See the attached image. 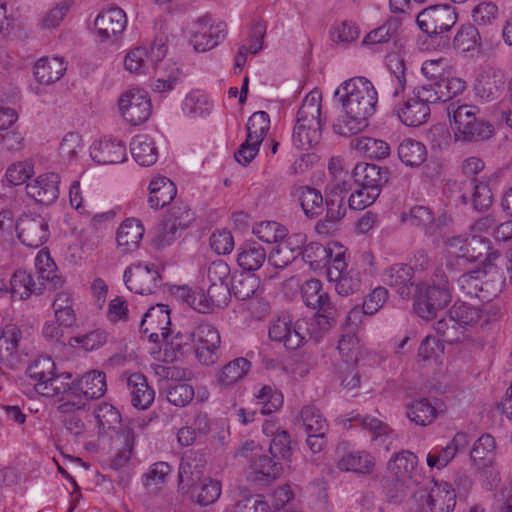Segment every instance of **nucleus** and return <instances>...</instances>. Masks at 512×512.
Wrapping results in <instances>:
<instances>
[{"label": "nucleus", "instance_id": "53", "mask_svg": "<svg viewBox=\"0 0 512 512\" xmlns=\"http://www.w3.org/2000/svg\"><path fill=\"white\" fill-rule=\"evenodd\" d=\"M449 312L459 324H463L464 331L466 326L477 323L482 315V311L478 306L466 301H456L449 309Z\"/></svg>", "mask_w": 512, "mask_h": 512}, {"label": "nucleus", "instance_id": "48", "mask_svg": "<svg viewBox=\"0 0 512 512\" xmlns=\"http://www.w3.org/2000/svg\"><path fill=\"white\" fill-rule=\"evenodd\" d=\"M435 332L448 343L459 342L464 335V326L459 324L450 314L449 310L444 316L433 324Z\"/></svg>", "mask_w": 512, "mask_h": 512}, {"label": "nucleus", "instance_id": "9", "mask_svg": "<svg viewBox=\"0 0 512 512\" xmlns=\"http://www.w3.org/2000/svg\"><path fill=\"white\" fill-rule=\"evenodd\" d=\"M416 21L424 33L437 36L455 25L457 14L449 5H433L419 12Z\"/></svg>", "mask_w": 512, "mask_h": 512}, {"label": "nucleus", "instance_id": "60", "mask_svg": "<svg viewBox=\"0 0 512 512\" xmlns=\"http://www.w3.org/2000/svg\"><path fill=\"white\" fill-rule=\"evenodd\" d=\"M172 220L173 218H164L159 223L154 238V244L158 248H163L172 244L175 239L180 236V232L184 230L180 225H178V223L173 222Z\"/></svg>", "mask_w": 512, "mask_h": 512}, {"label": "nucleus", "instance_id": "20", "mask_svg": "<svg viewBox=\"0 0 512 512\" xmlns=\"http://www.w3.org/2000/svg\"><path fill=\"white\" fill-rule=\"evenodd\" d=\"M126 385L133 407L140 410H146L153 404L155 392L148 384L147 378L142 373H133L129 375Z\"/></svg>", "mask_w": 512, "mask_h": 512}, {"label": "nucleus", "instance_id": "7", "mask_svg": "<svg viewBox=\"0 0 512 512\" xmlns=\"http://www.w3.org/2000/svg\"><path fill=\"white\" fill-rule=\"evenodd\" d=\"M196 358L203 365H212L218 360L221 337L218 330L209 323L202 322L191 331Z\"/></svg>", "mask_w": 512, "mask_h": 512}, {"label": "nucleus", "instance_id": "17", "mask_svg": "<svg viewBox=\"0 0 512 512\" xmlns=\"http://www.w3.org/2000/svg\"><path fill=\"white\" fill-rule=\"evenodd\" d=\"M85 402L79 397L77 401L66 400L58 406L60 413V422L64 426L66 432L77 440L86 430L84 418L86 412L84 410Z\"/></svg>", "mask_w": 512, "mask_h": 512}, {"label": "nucleus", "instance_id": "62", "mask_svg": "<svg viewBox=\"0 0 512 512\" xmlns=\"http://www.w3.org/2000/svg\"><path fill=\"white\" fill-rule=\"evenodd\" d=\"M269 452L274 457V459L290 462V457L292 455V447H291V438L286 430H282L281 432L276 433L274 437H272Z\"/></svg>", "mask_w": 512, "mask_h": 512}, {"label": "nucleus", "instance_id": "27", "mask_svg": "<svg viewBox=\"0 0 512 512\" xmlns=\"http://www.w3.org/2000/svg\"><path fill=\"white\" fill-rule=\"evenodd\" d=\"M459 188L461 191L463 190V193L460 195L463 204H467L469 200L468 192L471 195L472 204L476 210L483 211L490 207L492 194L486 183H477V180L472 178L471 180L462 182Z\"/></svg>", "mask_w": 512, "mask_h": 512}, {"label": "nucleus", "instance_id": "59", "mask_svg": "<svg viewBox=\"0 0 512 512\" xmlns=\"http://www.w3.org/2000/svg\"><path fill=\"white\" fill-rule=\"evenodd\" d=\"M259 287L258 279L253 275L240 274L231 284L232 294L241 301L250 299Z\"/></svg>", "mask_w": 512, "mask_h": 512}, {"label": "nucleus", "instance_id": "63", "mask_svg": "<svg viewBox=\"0 0 512 512\" xmlns=\"http://www.w3.org/2000/svg\"><path fill=\"white\" fill-rule=\"evenodd\" d=\"M191 337V332H178L170 341L168 339L164 341L166 343L165 356L170 358L171 361L176 360L179 356H183L192 348L190 345V342H192Z\"/></svg>", "mask_w": 512, "mask_h": 512}, {"label": "nucleus", "instance_id": "21", "mask_svg": "<svg viewBox=\"0 0 512 512\" xmlns=\"http://www.w3.org/2000/svg\"><path fill=\"white\" fill-rule=\"evenodd\" d=\"M412 278L413 269L403 263L394 264L382 273L383 282L388 286L395 287L402 298L411 294Z\"/></svg>", "mask_w": 512, "mask_h": 512}, {"label": "nucleus", "instance_id": "50", "mask_svg": "<svg viewBox=\"0 0 512 512\" xmlns=\"http://www.w3.org/2000/svg\"><path fill=\"white\" fill-rule=\"evenodd\" d=\"M156 73L159 75L154 84V90L162 93L171 91L180 81L181 71L176 63L165 62L162 66H156Z\"/></svg>", "mask_w": 512, "mask_h": 512}, {"label": "nucleus", "instance_id": "38", "mask_svg": "<svg viewBox=\"0 0 512 512\" xmlns=\"http://www.w3.org/2000/svg\"><path fill=\"white\" fill-rule=\"evenodd\" d=\"M296 193L302 210L308 218L313 219L322 214L324 199L320 191L310 186H300Z\"/></svg>", "mask_w": 512, "mask_h": 512}, {"label": "nucleus", "instance_id": "13", "mask_svg": "<svg viewBox=\"0 0 512 512\" xmlns=\"http://www.w3.org/2000/svg\"><path fill=\"white\" fill-rule=\"evenodd\" d=\"M307 237L304 233H293L287 235L283 240L277 242L267 260L268 265L276 270H282L291 264L299 255L305 245Z\"/></svg>", "mask_w": 512, "mask_h": 512}, {"label": "nucleus", "instance_id": "32", "mask_svg": "<svg viewBox=\"0 0 512 512\" xmlns=\"http://www.w3.org/2000/svg\"><path fill=\"white\" fill-rule=\"evenodd\" d=\"M65 71L66 65L60 57L41 58L34 66V75L42 84L54 83L63 76Z\"/></svg>", "mask_w": 512, "mask_h": 512}, {"label": "nucleus", "instance_id": "49", "mask_svg": "<svg viewBox=\"0 0 512 512\" xmlns=\"http://www.w3.org/2000/svg\"><path fill=\"white\" fill-rule=\"evenodd\" d=\"M250 467L257 475L267 479H277L283 473V463L280 460L263 454L253 455Z\"/></svg>", "mask_w": 512, "mask_h": 512}, {"label": "nucleus", "instance_id": "56", "mask_svg": "<svg viewBox=\"0 0 512 512\" xmlns=\"http://www.w3.org/2000/svg\"><path fill=\"white\" fill-rule=\"evenodd\" d=\"M482 269L464 272L457 280L458 289L463 297L480 300Z\"/></svg>", "mask_w": 512, "mask_h": 512}, {"label": "nucleus", "instance_id": "55", "mask_svg": "<svg viewBox=\"0 0 512 512\" xmlns=\"http://www.w3.org/2000/svg\"><path fill=\"white\" fill-rule=\"evenodd\" d=\"M301 419L307 433L326 434L328 431L326 419L314 405H307L302 408Z\"/></svg>", "mask_w": 512, "mask_h": 512}, {"label": "nucleus", "instance_id": "23", "mask_svg": "<svg viewBox=\"0 0 512 512\" xmlns=\"http://www.w3.org/2000/svg\"><path fill=\"white\" fill-rule=\"evenodd\" d=\"M91 155L93 160L99 164H116L126 160L127 151L122 141L104 139L94 146Z\"/></svg>", "mask_w": 512, "mask_h": 512}, {"label": "nucleus", "instance_id": "44", "mask_svg": "<svg viewBox=\"0 0 512 512\" xmlns=\"http://www.w3.org/2000/svg\"><path fill=\"white\" fill-rule=\"evenodd\" d=\"M251 367V362L243 357H238L227 363L218 374V382L222 386H231L243 379Z\"/></svg>", "mask_w": 512, "mask_h": 512}, {"label": "nucleus", "instance_id": "52", "mask_svg": "<svg viewBox=\"0 0 512 512\" xmlns=\"http://www.w3.org/2000/svg\"><path fill=\"white\" fill-rule=\"evenodd\" d=\"M444 93L439 79H430L427 83L416 87L413 91L418 101L427 104V107H430V104L446 102L444 97L446 94Z\"/></svg>", "mask_w": 512, "mask_h": 512}, {"label": "nucleus", "instance_id": "11", "mask_svg": "<svg viewBox=\"0 0 512 512\" xmlns=\"http://www.w3.org/2000/svg\"><path fill=\"white\" fill-rule=\"evenodd\" d=\"M307 332L304 322L293 323L289 317H279L270 326L269 337L283 343L287 349L295 350L306 342Z\"/></svg>", "mask_w": 512, "mask_h": 512}, {"label": "nucleus", "instance_id": "61", "mask_svg": "<svg viewBox=\"0 0 512 512\" xmlns=\"http://www.w3.org/2000/svg\"><path fill=\"white\" fill-rule=\"evenodd\" d=\"M258 404L261 405L262 414H271L283 405V395L271 386H263L256 394Z\"/></svg>", "mask_w": 512, "mask_h": 512}, {"label": "nucleus", "instance_id": "41", "mask_svg": "<svg viewBox=\"0 0 512 512\" xmlns=\"http://www.w3.org/2000/svg\"><path fill=\"white\" fill-rule=\"evenodd\" d=\"M350 145L370 159L381 160L390 155L389 144L381 139L371 137L354 138Z\"/></svg>", "mask_w": 512, "mask_h": 512}, {"label": "nucleus", "instance_id": "6", "mask_svg": "<svg viewBox=\"0 0 512 512\" xmlns=\"http://www.w3.org/2000/svg\"><path fill=\"white\" fill-rule=\"evenodd\" d=\"M301 297L307 307L316 311V324L322 331H328L336 324L339 310L320 280L311 278L305 281L301 286Z\"/></svg>", "mask_w": 512, "mask_h": 512}, {"label": "nucleus", "instance_id": "47", "mask_svg": "<svg viewBox=\"0 0 512 512\" xmlns=\"http://www.w3.org/2000/svg\"><path fill=\"white\" fill-rule=\"evenodd\" d=\"M436 414V407L426 398L415 400L407 406V416L416 425H429L436 418Z\"/></svg>", "mask_w": 512, "mask_h": 512}, {"label": "nucleus", "instance_id": "35", "mask_svg": "<svg viewBox=\"0 0 512 512\" xmlns=\"http://www.w3.org/2000/svg\"><path fill=\"white\" fill-rule=\"evenodd\" d=\"M266 258V251L260 244L248 242L239 248L237 263L243 270L255 271L262 267Z\"/></svg>", "mask_w": 512, "mask_h": 512}, {"label": "nucleus", "instance_id": "5", "mask_svg": "<svg viewBox=\"0 0 512 512\" xmlns=\"http://www.w3.org/2000/svg\"><path fill=\"white\" fill-rule=\"evenodd\" d=\"M446 244L449 252L447 266L450 268L465 269L475 262H481L483 268L485 263L491 262L490 241L487 238L456 236L449 238Z\"/></svg>", "mask_w": 512, "mask_h": 512}, {"label": "nucleus", "instance_id": "10", "mask_svg": "<svg viewBox=\"0 0 512 512\" xmlns=\"http://www.w3.org/2000/svg\"><path fill=\"white\" fill-rule=\"evenodd\" d=\"M118 105L123 117L135 126L146 122L152 111L148 93L141 89H132L123 94Z\"/></svg>", "mask_w": 512, "mask_h": 512}, {"label": "nucleus", "instance_id": "14", "mask_svg": "<svg viewBox=\"0 0 512 512\" xmlns=\"http://www.w3.org/2000/svg\"><path fill=\"white\" fill-rule=\"evenodd\" d=\"M19 240L31 248H38L48 240V224L40 215H24L15 225Z\"/></svg>", "mask_w": 512, "mask_h": 512}, {"label": "nucleus", "instance_id": "42", "mask_svg": "<svg viewBox=\"0 0 512 512\" xmlns=\"http://www.w3.org/2000/svg\"><path fill=\"white\" fill-rule=\"evenodd\" d=\"M144 234V227L137 219H126L122 222L117 231V242L127 251L138 247Z\"/></svg>", "mask_w": 512, "mask_h": 512}, {"label": "nucleus", "instance_id": "26", "mask_svg": "<svg viewBox=\"0 0 512 512\" xmlns=\"http://www.w3.org/2000/svg\"><path fill=\"white\" fill-rule=\"evenodd\" d=\"M417 465V456L409 450H402L393 454L387 463V469L398 481L405 483L413 478Z\"/></svg>", "mask_w": 512, "mask_h": 512}, {"label": "nucleus", "instance_id": "43", "mask_svg": "<svg viewBox=\"0 0 512 512\" xmlns=\"http://www.w3.org/2000/svg\"><path fill=\"white\" fill-rule=\"evenodd\" d=\"M21 330L14 324L6 325L0 331V362H11L16 355Z\"/></svg>", "mask_w": 512, "mask_h": 512}, {"label": "nucleus", "instance_id": "1", "mask_svg": "<svg viewBox=\"0 0 512 512\" xmlns=\"http://www.w3.org/2000/svg\"><path fill=\"white\" fill-rule=\"evenodd\" d=\"M335 96L339 97L345 116L333 124L334 132L347 137L365 129L378 102L372 82L365 77L351 78L335 91Z\"/></svg>", "mask_w": 512, "mask_h": 512}, {"label": "nucleus", "instance_id": "15", "mask_svg": "<svg viewBox=\"0 0 512 512\" xmlns=\"http://www.w3.org/2000/svg\"><path fill=\"white\" fill-rule=\"evenodd\" d=\"M352 177L359 187L379 196L389 181L390 171L375 164L358 163L352 171Z\"/></svg>", "mask_w": 512, "mask_h": 512}, {"label": "nucleus", "instance_id": "4", "mask_svg": "<svg viewBox=\"0 0 512 512\" xmlns=\"http://www.w3.org/2000/svg\"><path fill=\"white\" fill-rule=\"evenodd\" d=\"M451 300L452 288L448 277L443 271H437L431 279V284L417 285L414 311L419 317L431 320L447 307Z\"/></svg>", "mask_w": 512, "mask_h": 512}, {"label": "nucleus", "instance_id": "19", "mask_svg": "<svg viewBox=\"0 0 512 512\" xmlns=\"http://www.w3.org/2000/svg\"><path fill=\"white\" fill-rule=\"evenodd\" d=\"M70 373L56 374L55 372L43 383H36V391L46 397L61 396L64 400L66 395L67 400H72L78 395V387L71 381Z\"/></svg>", "mask_w": 512, "mask_h": 512}, {"label": "nucleus", "instance_id": "12", "mask_svg": "<svg viewBox=\"0 0 512 512\" xmlns=\"http://www.w3.org/2000/svg\"><path fill=\"white\" fill-rule=\"evenodd\" d=\"M171 319L168 307L158 304L151 307L144 315L140 329L148 336L149 341L160 343L166 341L170 336Z\"/></svg>", "mask_w": 512, "mask_h": 512}, {"label": "nucleus", "instance_id": "40", "mask_svg": "<svg viewBox=\"0 0 512 512\" xmlns=\"http://www.w3.org/2000/svg\"><path fill=\"white\" fill-rule=\"evenodd\" d=\"M397 154L401 162L409 167H418L427 158L425 145L410 138L404 139L399 144Z\"/></svg>", "mask_w": 512, "mask_h": 512}, {"label": "nucleus", "instance_id": "57", "mask_svg": "<svg viewBox=\"0 0 512 512\" xmlns=\"http://www.w3.org/2000/svg\"><path fill=\"white\" fill-rule=\"evenodd\" d=\"M192 493L196 496L198 504L210 505L220 497L221 484L216 480L206 478L193 487Z\"/></svg>", "mask_w": 512, "mask_h": 512}, {"label": "nucleus", "instance_id": "2", "mask_svg": "<svg viewBox=\"0 0 512 512\" xmlns=\"http://www.w3.org/2000/svg\"><path fill=\"white\" fill-rule=\"evenodd\" d=\"M446 110L456 141L478 142L493 135V125L479 116L478 107L451 102Z\"/></svg>", "mask_w": 512, "mask_h": 512}, {"label": "nucleus", "instance_id": "39", "mask_svg": "<svg viewBox=\"0 0 512 512\" xmlns=\"http://www.w3.org/2000/svg\"><path fill=\"white\" fill-rule=\"evenodd\" d=\"M401 20L399 18H390L380 27L370 31L363 39V45H383L390 41L394 43L397 40Z\"/></svg>", "mask_w": 512, "mask_h": 512}, {"label": "nucleus", "instance_id": "31", "mask_svg": "<svg viewBox=\"0 0 512 512\" xmlns=\"http://www.w3.org/2000/svg\"><path fill=\"white\" fill-rule=\"evenodd\" d=\"M78 387V395H83L85 399H99L106 390V375L103 371L92 370L85 373L76 385Z\"/></svg>", "mask_w": 512, "mask_h": 512}, {"label": "nucleus", "instance_id": "51", "mask_svg": "<svg viewBox=\"0 0 512 512\" xmlns=\"http://www.w3.org/2000/svg\"><path fill=\"white\" fill-rule=\"evenodd\" d=\"M480 46V33L472 24L461 26L453 39L454 49L461 53L476 50Z\"/></svg>", "mask_w": 512, "mask_h": 512}, {"label": "nucleus", "instance_id": "45", "mask_svg": "<svg viewBox=\"0 0 512 512\" xmlns=\"http://www.w3.org/2000/svg\"><path fill=\"white\" fill-rule=\"evenodd\" d=\"M326 217L316 224V230L320 233L327 232L330 224L340 221L346 214L344 197H336L328 194L325 199Z\"/></svg>", "mask_w": 512, "mask_h": 512}, {"label": "nucleus", "instance_id": "8", "mask_svg": "<svg viewBox=\"0 0 512 512\" xmlns=\"http://www.w3.org/2000/svg\"><path fill=\"white\" fill-rule=\"evenodd\" d=\"M126 287L136 294L149 295L161 286V275L155 264L137 263L124 272Z\"/></svg>", "mask_w": 512, "mask_h": 512}, {"label": "nucleus", "instance_id": "30", "mask_svg": "<svg viewBox=\"0 0 512 512\" xmlns=\"http://www.w3.org/2000/svg\"><path fill=\"white\" fill-rule=\"evenodd\" d=\"M44 283L39 285L33 280L31 274L23 270L16 271L9 281V293L12 299H27L31 294H40L44 289Z\"/></svg>", "mask_w": 512, "mask_h": 512}, {"label": "nucleus", "instance_id": "37", "mask_svg": "<svg viewBox=\"0 0 512 512\" xmlns=\"http://www.w3.org/2000/svg\"><path fill=\"white\" fill-rule=\"evenodd\" d=\"M131 154L134 160L142 166H151L158 158L157 147L147 135H138L131 142Z\"/></svg>", "mask_w": 512, "mask_h": 512}, {"label": "nucleus", "instance_id": "22", "mask_svg": "<svg viewBox=\"0 0 512 512\" xmlns=\"http://www.w3.org/2000/svg\"><path fill=\"white\" fill-rule=\"evenodd\" d=\"M395 113L406 126L417 127L427 122L430 117V107L421 103L413 96L395 108Z\"/></svg>", "mask_w": 512, "mask_h": 512}, {"label": "nucleus", "instance_id": "28", "mask_svg": "<svg viewBox=\"0 0 512 512\" xmlns=\"http://www.w3.org/2000/svg\"><path fill=\"white\" fill-rule=\"evenodd\" d=\"M149 191L148 202L153 209L163 208L174 199L177 193L175 184L164 176L152 179Z\"/></svg>", "mask_w": 512, "mask_h": 512}, {"label": "nucleus", "instance_id": "3", "mask_svg": "<svg viewBox=\"0 0 512 512\" xmlns=\"http://www.w3.org/2000/svg\"><path fill=\"white\" fill-rule=\"evenodd\" d=\"M322 94L314 89L304 98L297 113V123L293 132V142L300 149H310L317 145L322 136Z\"/></svg>", "mask_w": 512, "mask_h": 512}, {"label": "nucleus", "instance_id": "58", "mask_svg": "<svg viewBox=\"0 0 512 512\" xmlns=\"http://www.w3.org/2000/svg\"><path fill=\"white\" fill-rule=\"evenodd\" d=\"M253 233L263 242L277 243L287 236V229L275 221H266L256 224Z\"/></svg>", "mask_w": 512, "mask_h": 512}, {"label": "nucleus", "instance_id": "29", "mask_svg": "<svg viewBox=\"0 0 512 512\" xmlns=\"http://www.w3.org/2000/svg\"><path fill=\"white\" fill-rule=\"evenodd\" d=\"M375 465V459L364 451H349L337 460V467L344 472L369 474Z\"/></svg>", "mask_w": 512, "mask_h": 512}, {"label": "nucleus", "instance_id": "46", "mask_svg": "<svg viewBox=\"0 0 512 512\" xmlns=\"http://www.w3.org/2000/svg\"><path fill=\"white\" fill-rule=\"evenodd\" d=\"M301 255L312 270L318 271L325 268L329 263V258L332 256V249L318 242H311L305 247H302Z\"/></svg>", "mask_w": 512, "mask_h": 512}, {"label": "nucleus", "instance_id": "36", "mask_svg": "<svg viewBox=\"0 0 512 512\" xmlns=\"http://www.w3.org/2000/svg\"><path fill=\"white\" fill-rule=\"evenodd\" d=\"M35 268L40 282L46 281L51 288L56 289L63 284L62 278L57 273V267L49 252L42 249L35 258Z\"/></svg>", "mask_w": 512, "mask_h": 512}, {"label": "nucleus", "instance_id": "18", "mask_svg": "<svg viewBox=\"0 0 512 512\" xmlns=\"http://www.w3.org/2000/svg\"><path fill=\"white\" fill-rule=\"evenodd\" d=\"M60 176L56 173H45L26 185V192L36 202L49 205L59 196Z\"/></svg>", "mask_w": 512, "mask_h": 512}, {"label": "nucleus", "instance_id": "34", "mask_svg": "<svg viewBox=\"0 0 512 512\" xmlns=\"http://www.w3.org/2000/svg\"><path fill=\"white\" fill-rule=\"evenodd\" d=\"M495 456V440L489 434H484L474 443L470 452V459L477 469H484L492 465Z\"/></svg>", "mask_w": 512, "mask_h": 512}, {"label": "nucleus", "instance_id": "33", "mask_svg": "<svg viewBox=\"0 0 512 512\" xmlns=\"http://www.w3.org/2000/svg\"><path fill=\"white\" fill-rule=\"evenodd\" d=\"M426 498L431 512H453L456 505L455 490L448 483L436 486Z\"/></svg>", "mask_w": 512, "mask_h": 512}, {"label": "nucleus", "instance_id": "54", "mask_svg": "<svg viewBox=\"0 0 512 512\" xmlns=\"http://www.w3.org/2000/svg\"><path fill=\"white\" fill-rule=\"evenodd\" d=\"M270 128L269 115L264 111L253 113L247 122V138L261 144Z\"/></svg>", "mask_w": 512, "mask_h": 512}, {"label": "nucleus", "instance_id": "25", "mask_svg": "<svg viewBox=\"0 0 512 512\" xmlns=\"http://www.w3.org/2000/svg\"><path fill=\"white\" fill-rule=\"evenodd\" d=\"M481 282L480 301H490L502 291L505 283L504 272L492 262L485 263Z\"/></svg>", "mask_w": 512, "mask_h": 512}, {"label": "nucleus", "instance_id": "24", "mask_svg": "<svg viewBox=\"0 0 512 512\" xmlns=\"http://www.w3.org/2000/svg\"><path fill=\"white\" fill-rule=\"evenodd\" d=\"M468 444V435L463 432H458L455 434L451 442L448 443L445 447L441 448L439 451L429 453L427 455V464L430 467L442 469L449 464V462L455 457L457 453L465 450Z\"/></svg>", "mask_w": 512, "mask_h": 512}, {"label": "nucleus", "instance_id": "16", "mask_svg": "<svg viewBox=\"0 0 512 512\" xmlns=\"http://www.w3.org/2000/svg\"><path fill=\"white\" fill-rule=\"evenodd\" d=\"M94 25L102 42L116 40L127 26V16L121 8L111 7L99 13Z\"/></svg>", "mask_w": 512, "mask_h": 512}, {"label": "nucleus", "instance_id": "64", "mask_svg": "<svg viewBox=\"0 0 512 512\" xmlns=\"http://www.w3.org/2000/svg\"><path fill=\"white\" fill-rule=\"evenodd\" d=\"M194 396L193 386L187 383H179L166 389L167 400L176 407L187 406Z\"/></svg>", "mask_w": 512, "mask_h": 512}]
</instances>
